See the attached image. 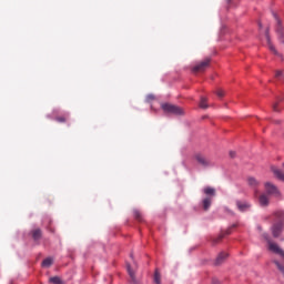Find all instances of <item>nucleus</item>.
Listing matches in <instances>:
<instances>
[{
    "label": "nucleus",
    "instance_id": "obj_1",
    "mask_svg": "<svg viewBox=\"0 0 284 284\" xmlns=\"http://www.w3.org/2000/svg\"><path fill=\"white\" fill-rule=\"evenodd\" d=\"M274 216H275V222L271 227V232L274 239H278V236H281V234L283 233L284 211H276L274 213Z\"/></svg>",
    "mask_w": 284,
    "mask_h": 284
},
{
    "label": "nucleus",
    "instance_id": "obj_33",
    "mask_svg": "<svg viewBox=\"0 0 284 284\" xmlns=\"http://www.w3.org/2000/svg\"><path fill=\"white\" fill-rule=\"evenodd\" d=\"M283 168H284V163H283Z\"/></svg>",
    "mask_w": 284,
    "mask_h": 284
},
{
    "label": "nucleus",
    "instance_id": "obj_17",
    "mask_svg": "<svg viewBox=\"0 0 284 284\" xmlns=\"http://www.w3.org/2000/svg\"><path fill=\"white\" fill-rule=\"evenodd\" d=\"M232 227H236V224H233L229 230L225 231V233H222L216 240L215 243H219L223 239V236H227L232 234Z\"/></svg>",
    "mask_w": 284,
    "mask_h": 284
},
{
    "label": "nucleus",
    "instance_id": "obj_3",
    "mask_svg": "<svg viewBox=\"0 0 284 284\" xmlns=\"http://www.w3.org/2000/svg\"><path fill=\"white\" fill-rule=\"evenodd\" d=\"M193 159L201 168H212L214 165L212 160L201 152L194 153Z\"/></svg>",
    "mask_w": 284,
    "mask_h": 284
},
{
    "label": "nucleus",
    "instance_id": "obj_12",
    "mask_svg": "<svg viewBox=\"0 0 284 284\" xmlns=\"http://www.w3.org/2000/svg\"><path fill=\"white\" fill-rule=\"evenodd\" d=\"M246 181H247V185L253 190H256V187L261 185V182H258V180H256V178L254 176H248Z\"/></svg>",
    "mask_w": 284,
    "mask_h": 284
},
{
    "label": "nucleus",
    "instance_id": "obj_23",
    "mask_svg": "<svg viewBox=\"0 0 284 284\" xmlns=\"http://www.w3.org/2000/svg\"><path fill=\"white\" fill-rule=\"evenodd\" d=\"M50 283H53V284H61V277L59 276H53V277H50Z\"/></svg>",
    "mask_w": 284,
    "mask_h": 284
},
{
    "label": "nucleus",
    "instance_id": "obj_16",
    "mask_svg": "<svg viewBox=\"0 0 284 284\" xmlns=\"http://www.w3.org/2000/svg\"><path fill=\"white\" fill-rule=\"evenodd\" d=\"M202 205H203V210H205V212H207L212 205V197L211 196H206L203 201H202Z\"/></svg>",
    "mask_w": 284,
    "mask_h": 284
},
{
    "label": "nucleus",
    "instance_id": "obj_13",
    "mask_svg": "<svg viewBox=\"0 0 284 284\" xmlns=\"http://www.w3.org/2000/svg\"><path fill=\"white\" fill-rule=\"evenodd\" d=\"M271 170H272L274 176H276V179H278V181H282L284 183L283 171H281V169H277L276 166H272Z\"/></svg>",
    "mask_w": 284,
    "mask_h": 284
},
{
    "label": "nucleus",
    "instance_id": "obj_4",
    "mask_svg": "<svg viewBox=\"0 0 284 284\" xmlns=\"http://www.w3.org/2000/svg\"><path fill=\"white\" fill-rule=\"evenodd\" d=\"M162 110L168 114H176L178 116H181L182 114H184L183 109L174 104H168V103L162 104Z\"/></svg>",
    "mask_w": 284,
    "mask_h": 284
},
{
    "label": "nucleus",
    "instance_id": "obj_25",
    "mask_svg": "<svg viewBox=\"0 0 284 284\" xmlns=\"http://www.w3.org/2000/svg\"><path fill=\"white\" fill-rule=\"evenodd\" d=\"M216 95L220 98V99H223V97H225V92L223 90H217L216 91Z\"/></svg>",
    "mask_w": 284,
    "mask_h": 284
},
{
    "label": "nucleus",
    "instance_id": "obj_21",
    "mask_svg": "<svg viewBox=\"0 0 284 284\" xmlns=\"http://www.w3.org/2000/svg\"><path fill=\"white\" fill-rule=\"evenodd\" d=\"M154 283L161 284V273L159 272V270H155L154 272Z\"/></svg>",
    "mask_w": 284,
    "mask_h": 284
},
{
    "label": "nucleus",
    "instance_id": "obj_10",
    "mask_svg": "<svg viewBox=\"0 0 284 284\" xmlns=\"http://www.w3.org/2000/svg\"><path fill=\"white\" fill-rule=\"evenodd\" d=\"M227 256H230V254L221 252L215 258L214 265H223V263H225V261L227 260Z\"/></svg>",
    "mask_w": 284,
    "mask_h": 284
},
{
    "label": "nucleus",
    "instance_id": "obj_28",
    "mask_svg": "<svg viewBox=\"0 0 284 284\" xmlns=\"http://www.w3.org/2000/svg\"><path fill=\"white\" fill-rule=\"evenodd\" d=\"M235 156H236V152L230 151V158H231V159H234Z\"/></svg>",
    "mask_w": 284,
    "mask_h": 284
},
{
    "label": "nucleus",
    "instance_id": "obj_7",
    "mask_svg": "<svg viewBox=\"0 0 284 284\" xmlns=\"http://www.w3.org/2000/svg\"><path fill=\"white\" fill-rule=\"evenodd\" d=\"M274 18L276 20V27H275V32L277 33L278 41L284 43V31H283V24L281 22V19H278V16L274 14Z\"/></svg>",
    "mask_w": 284,
    "mask_h": 284
},
{
    "label": "nucleus",
    "instance_id": "obj_18",
    "mask_svg": "<svg viewBox=\"0 0 284 284\" xmlns=\"http://www.w3.org/2000/svg\"><path fill=\"white\" fill-rule=\"evenodd\" d=\"M133 216L135 221L143 222V214L139 210H133Z\"/></svg>",
    "mask_w": 284,
    "mask_h": 284
},
{
    "label": "nucleus",
    "instance_id": "obj_15",
    "mask_svg": "<svg viewBox=\"0 0 284 284\" xmlns=\"http://www.w3.org/2000/svg\"><path fill=\"white\" fill-rule=\"evenodd\" d=\"M203 193L206 196H210L211 199H214V196H216V190L214 187H211V186L204 187Z\"/></svg>",
    "mask_w": 284,
    "mask_h": 284
},
{
    "label": "nucleus",
    "instance_id": "obj_24",
    "mask_svg": "<svg viewBox=\"0 0 284 284\" xmlns=\"http://www.w3.org/2000/svg\"><path fill=\"white\" fill-rule=\"evenodd\" d=\"M156 98L154 97V94H148L145 98L146 103H152V101H154Z\"/></svg>",
    "mask_w": 284,
    "mask_h": 284
},
{
    "label": "nucleus",
    "instance_id": "obj_27",
    "mask_svg": "<svg viewBox=\"0 0 284 284\" xmlns=\"http://www.w3.org/2000/svg\"><path fill=\"white\" fill-rule=\"evenodd\" d=\"M275 77L276 79H278V77H283V71H276Z\"/></svg>",
    "mask_w": 284,
    "mask_h": 284
},
{
    "label": "nucleus",
    "instance_id": "obj_9",
    "mask_svg": "<svg viewBox=\"0 0 284 284\" xmlns=\"http://www.w3.org/2000/svg\"><path fill=\"white\" fill-rule=\"evenodd\" d=\"M258 203L261 207H267V205H270V196L267 195V193H262L258 196Z\"/></svg>",
    "mask_w": 284,
    "mask_h": 284
},
{
    "label": "nucleus",
    "instance_id": "obj_8",
    "mask_svg": "<svg viewBox=\"0 0 284 284\" xmlns=\"http://www.w3.org/2000/svg\"><path fill=\"white\" fill-rule=\"evenodd\" d=\"M235 205L240 212H248V210L252 207V204H250V202L241 200H237L235 202Z\"/></svg>",
    "mask_w": 284,
    "mask_h": 284
},
{
    "label": "nucleus",
    "instance_id": "obj_31",
    "mask_svg": "<svg viewBox=\"0 0 284 284\" xmlns=\"http://www.w3.org/2000/svg\"><path fill=\"white\" fill-rule=\"evenodd\" d=\"M260 28H263V24L258 23Z\"/></svg>",
    "mask_w": 284,
    "mask_h": 284
},
{
    "label": "nucleus",
    "instance_id": "obj_26",
    "mask_svg": "<svg viewBox=\"0 0 284 284\" xmlns=\"http://www.w3.org/2000/svg\"><path fill=\"white\" fill-rule=\"evenodd\" d=\"M55 121H58V123H65V116H58Z\"/></svg>",
    "mask_w": 284,
    "mask_h": 284
},
{
    "label": "nucleus",
    "instance_id": "obj_32",
    "mask_svg": "<svg viewBox=\"0 0 284 284\" xmlns=\"http://www.w3.org/2000/svg\"><path fill=\"white\" fill-rule=\"evenodd\" d=\"M232 0H227V3H230Z\"/></svg>",
    "mask_w": 284,
    "mask_h": 284
},
{
    "label": "nucleus",
    "instance_id": "obj_2",
    "mask_svg": "<svg viewBox=\"0 0 284 284\" xmlns=\"http://www.w3.org/2000/svg\"><path fill=\"white\" fill-rule=\"evenodd\" d=\"M263 239L268 244L270 252L277 254V256H280V258L284 261V251L278 246V244L273 243L272 240L270 239V235H267V233L263 234Z\"/></svg>",
    "mask_w": 284,
    "mask_h": 284
},
{
    "label": "nucleus",
    "instance_id": "obj_30",
    "mask_svg": "<svg viewBox=\"0 0 284 284\" xmlns=\"http://www.w3.org/2000/svg\"><path fill=\"white\" fill-rule=\"evenodd\" d=\"M273 110H274L275 112H278V109H276V104L273 105Z\"/></svg>",
    "mask_w": 284,
    "mask_h": 284
},
{
    "label": "nucleus",
    "instance_id": "obj_6",
    "mask_svg": "<svg viewBox=\"0 0 284 284\" xmlns=\"http://www.w3.org/2000/svg\"><path fill=\"white\" fill-rule=\"evenodd\" d=\"M210 58L204 59L200 63H197L195 67L192 68L193 74H199V72H205L207 68H210Z\"/></svg>",
    "mask_w": 284,
    "mask_h": 284
},
{
    "label": "nucleus",
    "instance_id": "obj_29",
    "mask_svg": "<svg viewBox=\"0 0 284 284\" xmlns=\"http://www.w3.org/2000/svg\"><path fill=\"white\" fill-rule=\"evenodd\" d=\"M212 284H221V282H219V280H216V278H213Z\"/></svg>",
    "mask_w": 284,
    "mask_h": 284
},
{
    "label": "nucleus",
    "instance_id": "obj_20",
    "mask_svg": "<svg viewBox=\"0 0 284 284\" xmlns=\"http://www.w3.org/2000/svg\"><path fill=\"white\" fill-rule=\"evenodd\" d=\"M52 263H54V260H52V257H47L42 261V267H50L52 266Z\"/></svg>",
    "mask_w": 284,
    "mask_h": 284
},
{
    "label": "nucleus",
    "instance_id": "obj_19",
    "mask_svg": "<svg viewBox=\"0 0 284 284\" xmlns=\"http://www.w3.org/2000/svg\"><path fill=\"white\" fill-rule=\"evenodd\" d=\"M128 272H129V276L132 281V283L136 284V276L134 275V272L132 271V266H130V264H128Z\"/></svg>",
    "mask_w": 284,
    "mask_h": 284
},
{
    "label": "nucleus",
    "instance_id": "obj_5",
    "mask_svg": "<svg viewBox=\"0 0 284 284\" xmlns=\"http://www.w3.org/2000/svg\"><path fill=\"white\" fill-rule=\"evenodd\" d=\"M264 187H265L266 195L275 196L277 199H278V196H281V191H278V187L276 185L272 184V182H266L264 184Z\"/></svg>",
    "mask_w": 284,
    "mask_h": 284
},
{
    "label": "nucleus",
    "instance_id": "obj_22",
    "mask_svg": "<svg viewBox=\"0 0 284 284\" xmlns=\"http://www.w3.org/2000/svg\"><path fill=\"white\" fill-rule=\"evenodd\" d=\"M200 108H202L203 110H207V99L206 98H201Z\"/></svg>",
    "mask_w": 284,
    "mask_h": 284
},
{
    "label": "nucleus",
    "instance_id": "obj_14",
    "mask_svg": "<svg viewBox=\"0 0 284 284\" xmlns=\"http://www.w3.org/2000/svg\"><path fill=\"white\" fill-rule=\"evenodd\" d=\"M31 236L36 242L41 241V236H43V232L41 231V229H34L31 231Z\"/></svg>",
    "mask_w": 284,
    "mask_h": 284
},
{
    "label": "nucleus",
    "instance_id": "obj_11",
    "mask_svg": "<svg viewBox=\"0 0 284 284\" xmlns=\"http://www.w3.org/2000/svg\"><path fill=\"white\" fill-rule=\"evenodd\" d=\"M265 37H266L268 50H271L273 54H278V51H276V48L274 47V44H272V39L270 38V29L266 30Z\"/></svg>",
    "mask_w": 284,
    "mask_h": 284
}]
</instances>
